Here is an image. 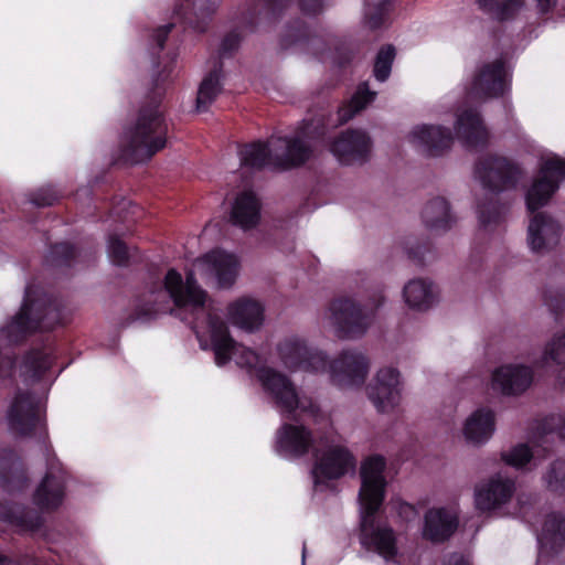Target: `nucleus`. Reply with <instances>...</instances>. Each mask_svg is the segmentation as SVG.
<instances>
[{
	"instance_id": "f257e3e1",
	"label": "nucleus",
	"mask_w": 565,
	"mask_h": 565,
	"mask_svg": "<svg viewBox=\"0 0 565 565\" xmlns=\"http://www.w3.org/2000/svg\"><path fill=\"white\" fill-rule=\"evenodd\" d=\"M166 88L156 81L150 95L138 110L135 124L126 132L124 154L134 163L150 160L168 142V122L161 108Z\"/></svg>"
},
{
	"instance_id": "f03ea898",
	"label": "nucleus",
	"mask_w": 565,
	"mask_h": 565,
	"mask_svg": "<svg viewBox=\"0 0 565 565\" xmlns=\"http://www.w3.org/2000/svg\"><path fill=\"white\" fill-rule=\"evenodd\" d=\"M64 322L62 303L40 292L38 287L28 286L20 311L7 327V337L11 342H18L28 333L49 331Z\"/></svg>"
},
{
	"instance_id": "7ed1b4c3",
	"label": "nucleus",
	"mask_w": 565,
	"mask_h": 565,
	"mask_svg": "<svg viewBox=\"0 0 565 565\" xmlns=\"http://www.w3.org/2000/svg\"><path fill=\"white\" fill-rule=\"evenodd\" d=\"M385 300L382 288H375L366 298L339 296L329 305L330 320L343 339L362 337L371 327L376 310Z\"/></svg>"
},
{
	"instance_id": "20e7f679",
	"label": "nucleus",
	"mask_w": 565,
	"mask_h": 565,
	"mask_svg": "<svg viewBox=\"0 0 565 565\" xmlns=\"http://www.w3.org/2000/svg\"><path fill=\"white\" fill-rule=\"evenodd\" d=\"M326 130L306 122L292 137H271L273 166L280 169H291L305 164L313 157L312 140L323 137Z\"/></svg>"
},
{
	"instance_id": "39448f33",
	"label": "nucleus",
	"mask_w": 565,
	"mask_h": 565,
	"mask_svg": "<svg viewBox=\"0 0 565 565\" xmlns=\"http://www.w3.org/2000/svg\"><path fill=\"white\" fill-rule=\"evenodd\" d=\"M257 377L282 413L291 415L299 409L313 418L321 416L319 406L311 398L299 396L296 386L285 374L265 366L257 371Z\"/></svg>"
},
{
	"instance_id": "423d86ee",
	"label": "nucleus",
	"mask_w": 565,
	"mask_h": 565,
	"mask_svg": "<svg viewBox=\"0 0 565 565\" xmlns=\"http://www.w3.org/2000/svg\"><path fill=\"white\" fill-rule=\"evenodd\" d=\"M381 505L363 507L360 522V542L369 551H374L385 559L397 554L394 530L387 524L376 521L375 514Z\"/></svg>"
},
{
	"instance_id": "0eeeda50",
	"label": "nucleus",
	"mask_w": 565,
	"mask_h": 565,
	"mask_svg": "<svg viewBox=\"0 0 565 565\" xmlns=\"http://www.w3.org/2000/svg\"><path fill=\"white\" fill-rule=\"evenodd\" d=\"M319 440L327 445V449L318 454L317 449H313L316 462L312 469V478L315 486L326 480H334L343 477L350 470H353L356 465V460L351 451L341 445H329L333 443V438L320 436Z\"/></svg>"
},
{
	"instance_id": "6e6552de",
	"label": "nucleus",
	"mask_w": 565,
	"mask_h": 565,
	"mask_svg": "<svg viewBox=\"0 0 565 565\" xmlns=\"http://www.w3.org/2000/svg\"><path fill=\"white\" fill-rule=\"evenodd\" d=\"M509 89V74L505 62L497 58L478 67L467 89L472 100L498 98Z\"/></svg>"
},
{
	"instance_id": "1a4fd4ad",
	"label": "nucleus",
	"mask_w": 565,
	"mask_h": 565,
	"mask_svg": "<svg viewBox=\"0 0 565 565\" xmlns=\"http://www.w3.org/2000/svg\"><path fill=\"white\" fill-rule=\"evenodd\" d=\"M163 289L158 292V297L168 295L178 309H203L207 299V292L198 284L193 271H189L183 280L179 271L169 269L163 278Z\"/></svg>"
},
{
	"instance_id": "9d476101",
	"label": "nucleus",
	"mask_w": 565,
	"mask_h": 565,
	"mask_svg": "<svg viewBox=\"0 0 565 565\" xmlns=\"http://www.w3.org/2000/svg\"><path fill=\"white\" fill-rule=\"evenodd\" d=\"M476 171L483 186L492 193L514 189L521 177V169L518 164L498 156H488L480 159Z\"/></svg>"
},
{
	"instance_id": "9b49d317",
	"label": "nucleus",
	"mask_w": 565,
	"mask_h": 565,
	"mask_svg": "<svg viewBox=\"0 0 565 565\" xmlns=\"http://www.w3.org/2000/svg\"><path fill=\"white\" fill-rule=\"evenodd\" d=\"M536 179L526 193V206L531 211L541 209L558 189V182L565 178V160L558 157L546 159Z\"/></svg>"
},
{
	"instance_id": "f8f14e48",
	"label": "nucleus",
	"mask_w": 565,
	"mask_h": 565,
	"mask_svg": "<svg viewBox=\"0 0 565 565\" xmlns=\"http://www.w3.org/2000/svg\"><path fill=\"white\" fill-rule=\"evenodd\" d=\"M330 151L342 164L364 163L372 150L370 136L360 129H347L330 143Z\"/></svg>"
},
{
	"instance_id": "ddd939ff",
	"label": "nucleus",
	"mask_w": 565,
	"mask_h": 565,
	"mask_svg": "<svg viewBox=\"0 0 565 565\" xmlns=\"http://www.w3.org/2000/svg\"><path fill=\"white\" fill-rule=\"evenodd\" d=\"M279 356L289 370H303L319 372L327 367V356L318 351L310 350L306 343L297 338L286 339L278 345Z\"/></svg>"
},
{
	"instance_id": "4468645a",
	"label": "nucleus",
	"mask_w": 565,
	"mask_h": 565,
	"mask_svg": "<svg viewBox=\"0 0 565 565\" xmlns=\"http://www.w3.org/2000/svg\"><path fill=\"white\" fill-rule=\"evenodd\" d=\"M8 419L10 429L14 434L31 435L41 425L39 399L28 392H19L11 404Z\"/></svg>"
},
{
	"instance_id": "2eb2a0df",
	"label": "nucleus",
	"mask_w": 565,
	"mask_h": 565,
	"mask_svg": "<svg viewBox=\"0 0 565 565\" xmlns=\"http://www.w3.org/2000/svg\"><path fill=\"white\" fill-rule=\"evenodd\" d=\"M399 372L394 367L379 370L374 382L366 387L367 396L381 413L393 411L401 401Z\"/></svg>"
},
{
	"instance_id": "dca6fc26",
	"label": "nucleus",
	"mask_w": 565,
	"mask_h": 565,
	"mask_svg": "<svg viewBox=\"0 0 565 565\" xmlns=\"http://www.w3.org/2000/svg\"><path fill=\"white\" fill-rule=\"evenodd\" d=\"M385 466V459L379 455L363 461L360 471L362 484L359 493L362 507L382 505L386 484L383 476Z\"/></svg>"
},
{
	"instance_id": "f3484780",
	"label": "nucleus",
	"mask_w": 565,
	"mask_h": 565,
	"mask_svg": "<svg viewBox=\"0 0 565 565\" xmlns=\"http://www.w3.org/2000/svg\"><path fill=\"white\" fill-rule=\"evenodd\" d=\"M515 492V482L495 475L475 488V504L481 512H491L509 503Z\"/></svg>"
},
{
	"instance_id": "a211bd4d",
	"label": "nucleus",
	"mask_w": 565,
	"mask_h": 565,
	"mask_svg": "<svg viewBox=\"0 0 565 565\" xmlns=\"http://www.w3.org/2000/svg\"><path fill=\"white\" fill-rule=\"evenodd\" d=\"M65 495V477L58 462L47 459V469L34 491L33 502L43 512L56 510Z\"/></svg>"
},
{
	"instance_id": "6ab92c4d",
	"label": "nucleus",
	"mask_w": 565,
	"mask_h": 565,
	"mask_svg": "<svg viewBox=\"0 0 565 565\" xmlns=\"http://www.w3.org/2000/svg\"><path fill=\"white\" fill-rule=\"evenodd\" d=\"M367 372L369 361L358 351H343L330 364L331 380L340 387L363 384Z\"/></svg>"
},
{
	"instance_id": "aec40b11",
	"label": "nucleus",
	"mask_w": 565,
	"mask_h": 565,
	"mask_svg": "<svg viewBox=\"0 0 565 565\" xmlns=\"http://www.w3.org/2000/svg\"><path fill=\"white\" fill-rule=\"evenodd\" d=\"M533 214L527 227V244L532 252L544 254L553 249L559 242L561 226L548 214L531 211Z\"/></svg>"
},
{
	"instance_id": "412c9836",
	"label": "nucleus",
	"mask_w": 565,
	"mask_h": 565,
	"mask_svg": "<svg viewBox=\"0 0 565 565\" xmlns=\"http://www.w3.org/2000/svg\"><path fill=\"white\" fill-rule=\"evenodd\" d=\"M315 437L302 425L284 424L276 433V450L290 458H300L313 449Z\"/></svg>"
},
{
	"instance_id": "4be33fe9",
	"label": "nucleus",
	"mask_w": 565,
	"mask_h": 565,
	"mask_svg": "<svg viewBox=\"0 0 565 565\" xmlns=\"http://www.w3.org/2000/svg\"><path fill=\"white\" fill-rule=\"evenodd\" d=\"M533 381V371L525 365H503L492 374V387L503 395H520Z\"/></svg>"
},
{
	"instance_id": "5701e85b",
	"label": "nucleus",
	"mask_w": 565,
	"mask_h": 565,
	"mask_svg": "<svg viewBox=\"0 0 565 565\" xmlns=\"http://www.w3.org/2000/svg\"><path fill=\"white\" fill-rule=\"evenodd\" d=\"M457 138L467 149L483 148L488 145L489 134L479 113L466 109L457 114L455 122Z\"/></svg>"
},
{
	"instance_id": "b1692460",
	"label": "nucleus",
	"mask_w": 565,
	"mask_h": 565,
	"mask_svg": "<svg viewBox=\"0 0 565 565\" xmlns=\"http://www.w3.org/2000/svg\"><path fill=\"white\" fill-rule=\"evenodd\" d=\"M198 264L202 266L203 271L217 279L221 288H230L237 276V259L225 252L212 250L198 259Z\"/></svg>"
},
{
	"instance_id": "393cba45",
	"label": "nucleus",
	"mask_w": 565,
	"mask_h": 565,
	"mask_svg": "<svg viewBox=\"0 0 565 565\" xmlns=\"http://www.w3.org/2000/svg\"><path fill=\"white\" fill-rule=\"evenodd\" d=\"M411 138L429 157L444 154L454 143L451 130L435 125H423L414 128Z\"/></svg>"
},
{
	"instance_id": "a878e982",
	"label": "nucleus",
	"mask_w": 565,
	"mask_h": 565,
	"mask_svg": "<svg viewBox=\"0 0 565 565\" xmlns=\"http://www.w3.org/2000/svg\"><path fill=\"white\" fill-rule=\"evenodd\" d=\"M227 317L232 324L253 332L264 322V306L256 299L241 297L227 306Z\"/></svg>"
},
{
	"instance_id": "bb28decb",
	"label": "nucleus",
	"mask_w": 565,
	"mask_h": 565,
	"mask_svg": "<svg viewBox=\"0 0 565 565\" xmlns=\"http://www.w3.org/2000/svg\"><path fill=\"white\" fill-rule=\"evenodd\" d=\"M0 520L20 533H33L43 525V518L38 511L20 503H0Z\"/></svg>"
},
{
	"instance_id": "cd10ccee",
	"label": "nucleus",
	"mask_w": 565,
	"mask_h": 565,
	"mask_svg": "<svg viewBox=\"0 0 565 565\" xmlns=\"http://www.w3.org/2000/svg\"><path fill=\"white\" fill-rule=\"evenodd\" d=\"M457 526V519L446 509H429L425 514L423 535L434 543H440L448 540Z\"/></svg>"
},
{
	"instance_id": "c85d7f7f",
	"label": "nucleus",
	"mask_w": 565,
	"mask_h": 565,
	"mask_svg": "<svg viewBox=\"0 0 565 565\" xmlns=\"http://www.w3.org/2000/svg\"><path fill=\"white\" fill-rule=\"evenodd\" d=\"M260 217V203L250 191L237 195L231 212V222L243 230L255 227Z\"/></svg>"
},
{
	"instance_id": "c756f323",
	"label": "nucleus",
	"mask_w": 565,
	"mask_h": 565,
	"mask_svg": "<svg viewBox=\"0 0 565 565\" xmlns=\"http://www.w3.org/2000/svg\"><path fill=\"white\" fill-rule=\"evenodd\" d=\"M28 477L21 459L12 450H3L0 456V487L8 491L21 490Z\"/></svg>"
},
{
	"instance_id": "7c9ffc66",
	"label": "nucleus",
	"mask_w": 565,
	"mask_h": 565,
	"mask_svg": "<svg viewBox=\"0 0 565 565\" xmlns=\"http://www.w3.org/2000/svg\"><path fill=\"white\" fill-rule=\"evenodd\" d=\"M478 8L498 23L516 20L527 8L526 0H476Z\"/></svg>"
},
{
	"instance_id": "2f4dec72",
	"label": "nucleus",
	"mask_w": 565,
	"mask_h": 565,
	"mask_svg": "<svg viewBox=\"0 0 565 565\" xmlns=\"http://www.w3.org/2000/svg\"><path fill=\"white\" fill-rule=\"evenodd\" d=\"M217 3L211 0H183L177 7V13L196 31L203 32L206 20L216 12Z\"/></svg>"
},
{
	"instance_id": "473e14b6",
	"label": "nucleus",
	"mask_w": 565,
	"mask_h": 565,
	"mask_svg": "<svg viewBox=\"0 0 565 565\" xmlns=\"http://www.w3.org/2000/svg\"><path fill=\"white\" fill-rule=\"evenodd\" d=\"M494 431V414L487 408L477 409L466 420L463 433L468 441L479 445L490 439Z\"/></svg>"
},
{
	"instance_id": "72a5a7b5",
	"label": "nucleus",
	"mask_w": 565,
	"mask_h": 565,
	"mask_svg": "<svg viewBox=\"0 0 565 565\" xmlns=\"http://www.w3.org/2000/svg\"><path fill=\"white\" fill-rule=\"evenodd\" d=\"M211 341L217 365H224L230 361L231 347L235 342L230 335L226 323L217 316H209Z\"/></svg>"
},
{
	"instance_id": "f704fd0d",
	"label": "nucleus",
	"mask_w": 565,
	"mask_h": 565,
	"mask_svg": "<svg viewBox=\"0 0 565 565\" xmlns=\"http://www.w3.org/2000/svg\"><path fill=\"white\" fill-rule=\"evenodd\" d=\"M425 226L435 231H447L455 222L446 199L437 196L425 205L422 212Z\"/></svg>"
},
{
	"instance_id": "c9c22d12",
	"label": "nucleus",
	"mask_w": 565,
	"mask_h": 565,
	"mask_svg": "<svg viewBox=\"0 0 565 565\" xmlns=\"http://www.w3.org/2000/svg\"><path fill=\"white\" fill-rule=\"evenodd\" d=\"M404 297L411 308L426 310L435 301V291L424 279H413L404 287Z\"/></svg>"
},
{
	"instance_id": "e433bc0d",
	"label": "nucleus",
	"mask_w": 565,
	"mask_h": 565,
	"mask_svg": "<svg viewBox=\"0 0 565 565\" xmlns=\"http://www.w3.org/2000/svg\"><path fill=\"white\" fill-rule=\"evenodd\" d=\"M222 63L220 62L202 81L196 96V110L206 111L222 90L221 87Z\"/></svg>"
},
{
	"instance_id": "4c0bfd02",
	"label": "nucleus",
	"mask_w": 565,
	"mask_h": 565,
	"mask_svg": "<svg viewBox=\"0 0 565 565\" xmlns=\"http://www.w3.org/2000/svg\"><path fill=\"white\" fill-rule=\"evenodd\" d=\"M540 542L553 551L565 544V518L558 513L546 515Z\"/></svg>"
},
{
	"instance_id": "58836bf2",
	"label": "nucleus",
	"mask_w": 565,
	"mask_h": 565,
	"mask_svg": "<svg viewBox=\"0 0 565 565\" xmlns=\"http://www.w3.org/2000/svg\"><path fill=\"white\" fill-rule=\"evenodd\" d=\"M273 147L269 143L263 141H255L249 145H245L241 150V160L245 167L260 170L267 164L273 166Z\"/></svg>"
},
{
	"instance_id": "ea45409f",
	"label": "nucleus",
	"mask_w": 565,
	"mask_h": 565,
	"mask_svg": "<svg viewBox=\"0 0 565 565\" xmlns=\"http://www.w3.org/2000/svg\"><path fill=\"white\" fill-rule=\"evenodd\" d=\"M374 96L375 93L369 90L366 83L361 84L349 104L339 108L338 124L343 125L352 119L355 114L364 109L373 100Z\"/></svg>"
},
{
	"instance_id": "a19ab883",
	"label": "nucleus",
	"mask_w": 565,
	"mask_h": 565,
	"mask_svg": "<svg viewBox=\"0 0 565 565\" xmlns=\"http://www.w3.org/2000/svg\"><path fill=\"white\" fill-rule=\"evenodd\" d=\"M546 490L558 495H565V457L553 460L542 475Z\"/></svg>"
},
{
	"instance_id": "79ce46f5",
	"label": "nucleus",
	"mask_w": 565,
	"mask_h": 565,
	"mask_svg": "<svg viewBox=\"0 0 565 565\" xmlns=\"http://www.w3.org/2000/svg\"><path fill=\"white\" fill-rule=\"evenodd\" d=\"M52 363L50 352L45 350H31L24 358L23 366L31 377H40Z\"/></svg>"
},
{
	"instance_id": "37998d69",
	"label": "nucleus",
	"mask_w": 565,
	"mask_h": 565,
	"mask_svg": "<svg viewBox=\"0 0 565 565\" xmlns=\"http://www.w3.org/2000/svg\"><path fill=\"white\" fill-rule=\"evenodd\" d=\"M396 56V50L392 44H386L377 52L373 74L380 82H384L391 74L392 64Z\"/></svg>"
},
{
	"instance_id": "c03bdc74",
	"label": "nucleus",
	"mask_w": 565,
	"mask_h": 565,
	"mask_svg": "<svg viewBox=\"0 0 565 565\" xmlns=\"http://www.w3.org/2000/svg\"><path fill=\"white\" fill-rule=\"evenodd\" d=\"M391 0H365V23L366 25L375 30L380 28L384 18L388 11Z\"/></svg>"
},
{
	"instance_id": "a18cd8bd",
	"label": "nucleus",
	"mask_w": 565,
	"mask_h": 565,
	"mask_svg": "<svg viewBox=\"0 0 565 565\" xmlns=\"http://www.w3.org/2000/svg\"><path fill=\"white\" fill-rule=\"evenodd\" d=\"M75 247L70 243H58L51 247L46 262L52 266H68L75 258Z\"/></svg>"
},
{
	"instance_id": "49530a36",
	"label": "nucleus",
	"mask_w": 565,
	"mask_h": 565,
	"mask_svg": "<svg viewBox=\"0 0 565 565\" xmlns=\"http://www.w3.org/2000/svg\"><path fill=\"white\" fill-rule=\"evenodd\" d=\"M501 458L507 465L520 469L531 461L533 454L527 445L519 444L502 452Z\"/></svg>"
},
{
	"instance_id": "de8ad7c7",
	"label": "nucleus",
	"mask_w": 565,
	"mask_h": 565,
	"mask_svg": "<svg viewBox=\"0 0 565 565\" xmlns=\"http://www.w3.org/2000/svg\"><path fill=\"white\" fill-rule=\"evenodd\" d=\"M543 360L555 364H565V333L555 335L546 345Z\"/></svg>"
},
{
	"instance_id": "09e8293b",
	"label": "nucleus",
	"mask_w": 565,
	"mask_h": 565,
	"mask_svg": "<svg viewBox=\"0 0 565 565\" xmlns=\"http://www.w3.org/2000/svg\"><path fill=\"white\" fill-rule=\"evenodd\" d=\"M108 252L111 260L119 266L126 265L129 259V249L125 242L117 236H110Z\"/></svg>"
},
{
	"instance_id": "8fccbe9b",
	"label": "nucleus",
	"mask_w": 565,
	"mask_h": 565,
	"mask_svg": "<svg viewBox=\"0 0 565 565\" xmlns=\"http://www.w3.org/2000/svg\"><path fill=\"white\" fill-rule=\"evenodd\" d=\"M232 356L235 358L236 363L241 366L253 367L258 362V356L254 351L236 342L231 347L230 359Z\"/></svg>"
},
{
	"instance_id": "3c124183",
	"label": "nucleus",
	"mask_w": 565,
	"mask_h": 565,
	"mask_svg": "<svg viewBox=\"0 0 565 565\" xmlns=\"http://www.w3.org/2000/svg\"><path fill=\"white\" fill-rule=\"evenodd\" d=\"M504 206L498 203L479 204V218L483 225L495 223L500 220Z\"/></svg>"
},
{
	"instance_id": "603ef678",
	"label": "nucleus",
	"mask_w": 565,
	"mask_h": 565,
	"mask_svg": "<svg viewBox=\"0 0 565 565\" xmlns=\"http://www.w3.org/2000/svg\"><path fill=\"white\" fill-rule=\"evenodd\" d=\"M159 309L151 303H141L136 306L134 311L128 316L127 322L132 323L135 321H149L158 315Z\"/></svg>"
},
{
	"instance_id": "864d4df0",
	"label": "nucleus",
	"mask_w": 565,
	"mask_h": 565,
	"mask_svg": "<svg viewBox=\"0 0 565 565\" xmlns=\"http://www.w3.org/2000/svg\"><path fill=\"white\" fill-rule=\"evenodd\" d=\"M57 200V193L51 188L41 189L31 196V202L40 207L51 206Z\"/></svg>"
},
{
	"instance_id": "5fc2aeb1",
	"label": "nucleus",
	"mask_w": 565,
	"mask_h": 565,
	"mask_svg": "<svg viewBox=\"0 0 565 565\" xmlns=\"http://www.w3.org/2000/svg\"><path fill=\"white\" fill-rule=\"evenodd\" d=\"M241 36L237 32L232 31L225 35L221 44V54L231 55L239 45Z\"/></svg>"
},
{
	"instance_id": "6e6d98bb",
	"label": "nucleus",
	"mask_w": 565,
	"mask_h": 565,
	"mask_svg": "<svg viewBox=\"0 0 565 565\" xmlns=\"http://www.w3.org/2000/svg\"><path fill=\"white\" fill-rule=\"evenodd\" d=\"M173 26V23H169L154 30L152 40L156 43V49L158 52L164 49L166 41Z\"/></svg>"
},
{
	"instance_id": "4d7b16f0",
	"label": "nucleus",
	"mask_w": 565,
	"mask_h": 565,
	"mask_svg": "<svg viewBox=\"0 0 565 565\" xmlns=\"http://www.w3.org/2000/svg\"><path fill=\"white\" fill-rule=\"evenodd\" d=\"M546 424L551 429H556L558 436L565 440V416H551Z\"/></svg>"
},
{
	"instance_id": "13d9d810",
	"label": "nucleus",
	"mask_w": 565,
	"mask_h": 565,
	"mask_svg": "<svg viewBox=\"0 0 565 565\" xmlns=\"http://www.w3.org/2000/svg\"><path fill=\"white\" fill-rule=\"evenodd\" d=\"M289 0H267L265 3L268 14L278 15L287 8Z\"/></svg>"
},
{
	"instance_id": "bf43d9fd",
	"label": "nucleus",
	"mask_w": 565,
	"mask_h": 565,
	"mask_svg": "<svg viewBox=\"0 0 565 565\" xmlns=\"http://www.w3.org/2000/svg\"><path fill=\"white\" fill-rule=\"evenodd\" d=\"M299 6L303 12L317 14L322 10V0H299Z\"/></svg>"
},
{
	"instance_id": "052dcab7",
	"label": "nucleus",
	"mask_w": 565,
	"mask_h": 565,
	"mask_svg": "<svg viewBox=\"0 0 565 565\" xmlns=\"http://www.w3.org/2000/svg\"><path fill=\"white\" fill-rule=\"evenodd\" d=\"M557 6V0H536V10L541 17L552 13Z\"/></svg>"
},
{
	"instance_id": "680f3d73",
	"label": "nucleus",
	"mask_w": 565,
	"mask_h": 565,
	"mask_svg": "<svg viewBox=\"0 0 565 565\" xmlns=\"http://www.w3.org/2000/svg\"><path fill=\"white\" fill-rule=\"evenodd\" d=\"M14 367V361L9 358L4 356L0 353V377H6L10 375Z\"/></svg>"
},
{
	"instance_id": "e2e57ef3",
	"label": "nucleus",
	"mask_w": 565,
	"mask_h": 565,
	"mask_svg": "<svg viewBox=\"0 0 565 565\" xmlns=\"http://www.w3.org/2000/svg\"><path fill=\"white\" fill-rule=\"evenodd\" d=\"M545 301L550 306V308L556 313L562 312L565 309V297L563 296L561 297L559 300L556 301V303L553 302L550 296H545Z\"/></svg>"
},
{
	"instance_id": "0e129e2a",
	"label": "nucleus",
	"mask_w": 565,
	"mask_h": 565,
	"mask_svg": "<svg viewBox=\"0 0 565 565\" xmlns=\"http://www.w3.org/2000/svg\"><path fill=\"white\" fill-rule=\"evenodd\" d=\"M447 565H470V563L463 556L454 554L449 557Z\"/></svg>"
},
{
	"instance_id": "69168bd1",
	"label": "nucleus",
	"mask_w": 565,
	"mask_h": 565,
	"mask_svg": "<svg viewBox=\"0 0 565 565\" xmlns=\"http://www.w3.org/2000/svg\"><path fill=\"white\" fill-rule=\"evenodd\" d=\"M300 40H301V35H296V36H295L294 39H291V40H289V39H287V38H284V39L281 40V45H282V47H285V49H286V47L290 46L291 44H294V43H296V42H299Z\"/></svg>"
},
{
	"instance_id": "338daca9",
	"label": "nucleus",
	"mask_w": 565,
	"mask_h": 565,
	"mask_svg": "<svg viewBox=\"0 0 565 565\" xmlns=\"http://www.w3.org/2000/svg\"><path fill=\"white\" fill-rule=\"evenodd\" d=\"M408 254H409V257H411V258H413V259H416V260H417V264H419V265H422V264H423V262H422V257H420V255H419V253H418V252H415V250L411 249V250L408 252Z\"/></svg>"
},
{
	"instance_id": "774afa93",
	"label": "nucleus",
	"mask_w": 565,
	"mask_h": 565,
	"mask_svg": "<svg viewBox=\"0 0 565 565\" xmlns=\"http://www.w3.org/2000/svg\"><path fill=\"white\" fill-rule=\"evenodd\" d=\"M0 565H12V562L8 557L0 555Z\"/></svg>"
}]
</instances>
